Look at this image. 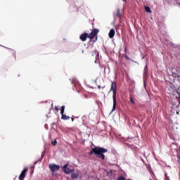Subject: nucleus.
<instances>
[{
  "instance_id": "nucleus-8",
  "label": "nucleus",
  "mask_w": 180,
  "mask_h": 180,
  "mask_svg": "<svg viewBox=\"0 0 180 180\" xmlns=\"http://www.w3.org/2000/svg\"><path fill=\"white\" fill-rule=\"evenodd\" d=\"M62 120H70V116L63 114L61 117Z\"/></svg>"
},
{
  "instance_id": "nucleus-22",
  "label": "nucleus",
  "mask_w": 180,
  "mask_h": 180,
  "mask_svg": "<svg viewBox=\"0 0 180 180\" xmlns=\"http://www.w3.org/2000/svg\"><path fill=\"white\" fill-rule=\"evenodd\" d=\"M71 119H72V122H74V117H72Z\"/></svg>"
},
{
  "instance_id": "nucleus-13",
  "label": "nucleus",
  "mask_w": 180,
  "mask_h": 180,
  "mask_svg": "<svg viewBox=\"0 0 180 180\" xmlns=\"http://www.w3.org/2000/svg\"><path fill=\"white\" fill-rule=\"evenodd\" d=\"M129 101H130L131 103H132V105H136V102H134V100H133L132 97L129 98Z\"/></svg>"
},
{
  "instance_id": "nucleus-24",
  "label": "nucleus",
  "mask_w": 180,
  "mask_h": 180,
  "mask_svg": "<svg viewBox=\"0 0 180 180\" xmlns=\"http://www.w3.org/2000/svg\"><path fill=\"white\" fill-rule=\"evenodd\" d=\"M122 1H123L124 2H125V4H126V2H127L126 0H122Z\"/></svg>"
},
{
  "instance_id": "nucleus-4",
  "label": "nucleus",
  "mask_w": 180,
  "mask_h": 180,
  "mask_svg": "<svg viewBox=\"0 0 180 180\" xmlns=\"http://www.w3.org/2000/svg\"><path fill=\"white\" fill-rule=\"evenodd\" d=\"M27 171H28L27 168H25L22 170V172H21V174H20V176L18 177L20 180H24L25 178H26V174H27Z\"/></svg>"
},
{
  "instance_id": "nucleus-15",
  "label": "nucleus",
  "mask_w": 180,
  "mask_h": 180,
  "mask_svg": "<svg viewBox=\"0 0 180 180\" xmlns=\"http://www.w3.org/2000/svg\"><path fill=\"white\" fill-rule=\"evenodd\" d=\"M165 180H169V177L168 176L167 173H165Z\"/></svg>"
},
{
  "instance_id": "nucleus-6",
  "label": "nucleus",
  "mask_w": 180,
  "mask_h": 180,
  "mask_svg": "<svg viewBox=\"0 0 180 180\" xmlns=\"http://www.w3.org/2000/svg\"><path fill=\"white\" fill-rule=\"evenodd\" d=\"M115 34H116V32L115 31V29H111L108 34L110 39H113V37H115Z\"/></svg>"
},
{
  "instance_id": "nucleus-9",
  "label": "nucleus",
  "mask_w": 180,
  "mask_h": 180,
  "mask_svg": "<svg viewBox=\"0 0 180 180\" xmlns=\"http://www.w3.org/2000/svg\"><path fill=\"white\" fill-rule=\"evenodd\" d=\"M115 16H117V18H119V19H122V14L120 13V9H117V13L115 14Z\"/></svg>"
},
{
  "instance_id": "nucleus-21",
  "label": "nucleus",
  "mask_w": 180,
  "mask_h": 180,
  "mask_svg": "<svg viewBox=\"0 0 180 180\" xmlns=\"http://www.w3.org/2000/svg\"><path fill=\"white\" fill-rule=\"evenodd\" d=\"M125 58H127V60H129V57L127 56H125Z\"/></svg>"
},
{
  "instance_id": "nucleus-11",
  "label": "nucleus",
  "mask_w": 180,
  "mask_h": 180,
  "mask_svg": "<svg viewBox=\"0 0 180 180\" xmlns=\"http://www.w3.org/2000/svg\"><path fill=\"white\" fill-rule=\"evenodd\" d=\"M65 110V105H62L61 106V110H60V114L63 115H64V111Z\"/></svg>"
},
{
  "instance_id": "nucleus-19",
  "label": "nucleus",
  "mask_w": 180,
  "mask_h": 180,
  "mask_svg": "<svg viewBox=\"0 0 180 180\" xmlns=\"http://www.w3.org/2000/svg\"><path fill=\"white\" fill-rule=\"evenodd\" d=\"M118 180H126V179L124 177H123V176H120L118 178Z\"/></svg>"
},
{
  "instance_id": "nucleus-27",
  "label": "nucleus",
  "mask_w": 180,
  "mask_h": 180,
  "mask_svg": "<svg viewBox=\"0 0 180 180\" xmlns=\"http://www.w3.org/2000/svg\"><path fill=\"white\" fill-rule=\"evenodd\" d=\"M109 92H112V91H110H110H109Z\"/></svg>"
},
{
  "instance_id": "nucleus-14",
  "label": "nucleus",
  "mask_w": 180,
  "mask_h": 180,
  "mask_svg": "<svg viewBox=\"0 0 180 180\" xmlns=\"http://www.w3.org/2000/svg\"><path fill=\"white\" fill-rule=\"evenodd\" d=\"M51 144L52 146H57V141L56 140L52 141Z\"/></svg>"
},
{
  "instance_id": "nucleus-3",
  "label": "nucleus",
  "mask_w": 180,
  "mask_h": 180,
  "mask_svg": "<svg viewBox=\"0 0 180 180\" xmlns=\"http://www.w3.org/2000/svg\"><path fill=\"white\" fill-rule=\"evenodd\" d=\"M110 91H112V99H113V106H112V112H115V110H116V105H117L116 94L117 91V84H116V82H112Z\"/></svg>"
},
{
  "instance_id": "nucleus-18",
  "label": "nucleus",
  "mask_w": 180,
  "mask_h": 180,
  "mask_svg": "<svg viewBox=\"0 0 180 180\" xmlns=\"http://www.w3.org/2000/svg\"><path fill=\"white\" fill-rule=\"evenodd\" d=\"M55 110H56V112H58V110H60V108H58V106L57 105L55 106Z\"/></svg>"
},
{
  "instance_id": "nucleus-28",
  "label": "nucleus",
  "mask_w": 180,
  "mask_h": 180,
  "mask_svg": "<svg viewBox=\"0 0 180 180\" xmlns=\"http://www.w3.org/2000/svg\"><path fill=\"white\" fill-rule=\"evenodd\" d=\"M93 26H94V23H92Z\"/></svg>"
},
{
  "instance_id": "nucleus-25",
  "label": "nucleus",
  "mask_w": 180,
  "mask_h": 180,
  "mask_svg": "<svg viewBox=\"0 0 180 180\" xmlns=\"http://www.w3.org/2000/svg\"><path fill=\"white\" fill-rule=\"evenodd\" d=\"M43 156H44V155H41V158H43Z\"/></svg>"
},
{
  "instance_id": "nucleus-16",
  "label": "nucleus",
  "mask_w": 180,
  "mask_h": 180,
  "mask_svg": "<svg viewBox=\"0 0 180 180\" xmlns=\"http://www.w3.org/2000/svg\"><path fill=\"white\" fill-rule=\"evenodd\" d=\"M94 39H95V40L94 41V43L98 41V34H96V35L94 37Z\"/></svg>"
},
{
  "instance_id": "nucleus-26",
  "label": "nucleus",
  "mask_w": 180,
  "mask_h": 180,
  "mask_svg": "<svg viewBox=\"0 0 180 180\" xmlns=\"http://www.w3.org/2000/svg\"><path fill=\"white\" fill-rule=\"evenodd\" d=\"M105 88V86L104 87H103L102 89H103Z\"/></svg>"
},
{
  "instance_id": "nucleus-17",
  "label": "nucleus",
  "mask_w": 180,
  "mask_h": 180,
  "mask_svg": "<svg viewBox=\"0 0 180 180\" xmlns=\"http://www.w3.org/2000/svg\"><path fill=\"white\" fill-rule=\"evenodd\" d=\"M147 71H148L147 65H146L144 68V74H147Z\"/></svg>"
},
{
  "instance_id": "nucleus-10",
  "label": "nucleus",
  "mask_w": 180,
  "mask_h": 180,
  "mask_svg": "<svg viewBox=\"0 0 180 180\" xmlns=\"http://www.w3.org/2000/svg\"><path fill=\"white\" fill-rule=\"evenodd\" d=\"M71 178H72V179H75L78 178V174H77V173H72V174H71Z\"/></svg>"
},
{
  "instance_id": "nucleus-1",
  "label": "nucleus",
  "mask_w": 180,
  "mask_h": 180,
  "mask_svg": "<svg viewBox=\"0 0 180 180\" xmlns=\"http://www.w3.org/2000/svg\"><path fill=\"white\" fill-rule=\"evenodd\" d=\"M105 153H108V149L96 146L91 149L89 154L90 155L95 154L98 158L103 160H105Z\"/></svg>"
},
{
  "instance_id": "nucleus-20",
  "label": "nucleus",
  "mask_w": 180,
  "mask_h": 180,
  "mask_svg": "<svg viewBox=\"0 0 180 180\" xmlns=\"http://www.w3.org/2000/svg\"><path fill=\"white\" fill-rule=\"evenodd\" d=\"M101 85L98 86V89H101Z\"/></svg>"
},
{
  "instance_id": "nucleus-23",
  "label": "nucleus",
  "mask_w": 180,
  "mask_h": 180,
  "mask_svg": "<svg viewBox=\"0 0 180 180\" xmlns=\"http://www.w3.org/2000/svg\"><path fill=\"white\" fill-rule=\"evenodd\" d=\"M124 50H125V51H126L127 50V47H125V48H124Z\"/></svg>"
},
{
  "instance_id": "nucleus-12",
  "label": "nucleus",
  "mask_w": 180,
  "mask_h": 180,
  "mask_svg": "<svg viewBox=\"0 0 180 180\" xmlns=\"http://www.w3.org/2000/svg\"><path fill=\"white\" fill-rule=\"evenodd\" d=\"M145 11L146 12H148V13H151V8L148 6H145Z\"/></svg>"
},
{
  "instance_id": "nucleus-7",
  "label": "nucleus",
  "mask_w": 180,
  "mask_h": 180,
  "mask_svg": "<svg viewBox=\"0 0 180 180\" xmlns=\"http://www.w3.org/2000/svg\"><path fill=\"white\" fill-rule=\"evenodd\" d=\"M63 171L65 174H70L71 172V169H68V165H65L64 167H63Z\"/></svg>"
},
{
  "instance_id": "nucleus-2",
  "label": "nucleus",
  "mask_w": 180,
  "mask_h": 180,
  "mask_svg": "<svg viewBox=\"0 0 180 180\" xmlns=\"http://www.w3.org/2000/svg\"><path fill=\"white\" fill-rule=\"evenodd\" d=\"M98 33H99V30L94 28L89 34H88V33L86 32L82 34L79 36V39L80 40H82V41H86V39L94 40V39H95V37L96 36V34H98Z\"/></svg>"
},
{
  "instance_id": "nucleus-5",
  "label": "nucleus",
  "mask_w": 180,
  "mask_h": 180,
  "mask_svg": "<svg viewBox=\"0 0 180 180\" xmlns=\"http://www.w3.org/2000/svg\"><path fill=\"white\" fill-rule=\"evenodd\" d=\"M49 169L52 172H56L60 169V166L57 165H49Z\"/></svg>"
}]
</instances>
